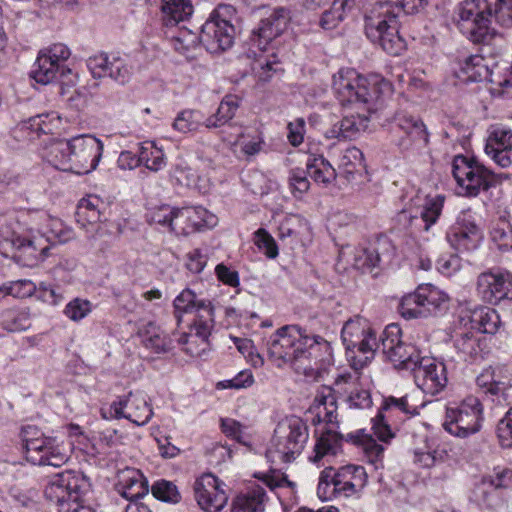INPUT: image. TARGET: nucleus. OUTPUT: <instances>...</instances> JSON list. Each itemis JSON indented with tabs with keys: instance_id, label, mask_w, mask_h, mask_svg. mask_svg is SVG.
<instances>
[{
	"instance_id": "1",
	"label": "nucleus",
	"mask_w": 512,
	"mask_h": 512,
	"mask_svg": "<svg viewBox=\"0 0 512 512\" xmlns=\"http://www.w3.org/2000/svg\"><path fill=\"white\" fill-rule=\"evenodd\" d=\"M66 239L61 220L45 211H30L21 219L14 214L0 216V245H11L26 265L46 258L52 241Z\"/></svg>"
},
{
	"instance_id": "2",
	"label": "nucleus",
	"mask_w": 512,
	"mask_h": 512,
	"mask_svg": "<svg viewBox=\"0 0 512 512\" xmlns=\"http://www.w3.org/2000/svg\"><path fill=\"white\" fill-rule=\"evenodd\" d=\"M103 142L90 134L70 139L53 140L41 152V157L54 168L85 175L94 171L103 154Z\"/></svg>"
},
{
	"instance_id": "3",
	"label": "nucleus",
	"mask_w": 512,
	"mask_h": 512,
	"mask_svg": "<svg viewBox=\"0 0 512 512\" xmlns=\"http://www.w3.org/2000/svg\"><path fill=\"white\" fill-rule=\"evenodd\" d=\"M375 4L365 17L367 38L378 44L390 55H400L406 48L404 39L399 35L398 16L400 10L406 14L418 13L427 4V0H397Z\"/></svg>"
},
{
	"instance_id": "4",
	"label": "nucleus",
	"mask_w": 512,
	"mask_h": 512,
	"mask_svg": "<svg viewBox=\"0 0 512 512\" xmlns=\"http://www.w3.org/2000/svg\"><path fill=\"white\" fill-rule=\"evenodd\" d=\"M269 357L281 363L295 364L330 353V344L320 335H310L298 325L278 328L266 342Z\"/></svg>"
},
{
	"instance_id": "5",
	"label": "nucleus",
	"mask_w": 512,
	"mask_h": 512,
	"mask_svg": "<svg viewBox=\"0 0 512 512\" xmlns=\"http://www.w3.org/2000/svg\"><path fill=\"white\" fill-rule=\"evenodd\" d=\"M382 85L386 83L378 77L366 78L350 68L333 76V90L341 105H363L368 112L377 110Z\"/></svg>"
},
{
	"instance_id": "6",
	"label": "nucleus",
	"mask_w": 512,
	"mask_h": 512,
	"mask_svg": "<svg viewBox=\"0 0 512 512\" xmlns=\"http://www.w3.org/2000/svg\"><path fill=\"white\" fill-rule=\"evenodd\" d=\"M308 440L307 423L298 416L286 417L277 424L266 457L271 462L291 463L301 455Z\"/></svg>"
},
{
	"instance_id": "7",
	"label": "nucleus",
	"mask_w": 512,
	"mask_h": 512,
	"mask_svg": "<svg viewBox=\"0 0 512 512\" xmlns=\"http://www.w3.org/2000/svg\"><path fill=\"white\" fill-rule=\"evenodd\" d=\"M493 8L488 0H465L456 10V25L475 44L491 45L500 35L491 26Z\"/></svg>"
},
{
	"instance_id": "8",
	"label": "nucleus",
	"mask_w": 512,
	"mask_h": 512,
	"mask_svg": "<svg viewBox=\"0 0 512 512\" xmlns=\"http://www.w3.org/2000/svg\"><path fill=\"white\" fill-rule=\"evenodd\" d=\"M341 338L355 370L366 366L380 347L375 330L371 327L370 322L360 315L345 322Z\"/></svg>"
},
{
	"instance_id": "9",
	"label": "nucleus",
	"mask_w": 512,
	"mask_h": 512,
	"mask_svg": "<svg viewBox=\"0 0 512 512\" xmlns=\"http://www.w3.org/2000/svg\"><path fill=\"white\" fill-rule=\"evenodd\" d=\"M90 488V479L83 472L66 470L54 476L44 493L49 501L59 506L60 512H79L82 497Z\"/></svg>"
},
{
	"instance_id": "10",
	"label": "nucleus",
	"mask_w": 512,
	"mask_h": 512,
	"mask_svg": "<svg viewBox=\"0 0 512 512\" xmlns=\"http://www.w3.org/2000/svg\"><path fill=\"white\" fill-rule=\"evenodd\" d=\"M236 14L233 6L220 4L201 27L200 43L210 53H220L232 47L235 27L232 19Z\"/></svg>"
},
{
	"instance_id": "11",
	"label": "nucleus",
	"mask_w": 512,
	"mask_h": 512,
	"mask_svg": "<svg viewBox=\"0 0 512 512\" xmlns=\"http://www.w3.org/2000/svg\"><path fill=\"white\" fill-rule=\"evenodd\" d=\"M452 173L457 184L469 196H476L480 190H487L492 186L508 179L506 173H495L477 161L457 155L452 162Z\"/></svg>"
},
{
	"instance_id": "12",
	"label": "nucleus",
	"mask_w": 512,
	"mask_h": 512,
	"mask_svg": "<svg viewBox=\"0 0 512 512\" xmlns=\"http://www.w3.org/2000/svg\"><path fill=\"white\" fill-rule=\"evenodd\" d=\"M483 406L474 396H468L456 406L446 408L444 430L458 438H468L482 428Z\"/></svg>"
},
{
	"instance_id": "13",
	"label": "nucleus",
	"mask_w": 512,
	"mask_h": 512,
	"mask_svg": "<svg viewBox=\"0 0 512 512\" xmlns=\"http://www.w3.org/2000/svg\"><path fill=\"white\" fill-rule=\"evenodd\" d=\"M173 306L178 323L181 322L184 313H195L193 328L197 330L196 336L201 338L203 348L207 347L205 338L211 335L215 324L211 301L199 298L194 291L186 288L174 299Z\"/></svg>"
},
{
	"instance_id": "14",
	"label": "nucleus",
	"mask_w": 512,
	"mask_h": 512,
	"mask_svg": "<svg viewBox=\"0 0 512 512\" xmlns=\"http://www.w3.org/2000/svg\"><path fill=\"white\" fill-rule=\"evenodd\" d=\"M447 300V295L438 288L421 285L415 292L402 298L399 312L406 319L426 318L441 312Z\"/></svg>"
},
{
	"instance_id": "15",
	"label": "nucleus",
	"mask_w": 512,
	"mask_h": 512,
	"mask_svg": "<svg viewBox=\"0 0 512 512\" xmlns=\"http://www.w3.org/2000/svg\"><path fill=\"white\" fill-rule=\"evenodd\" d=\"M400 334L397 324L388 325L382 332L377 350H381L395 368L411 371L422 356L416 346L402 342Z\"/></svg>"
},
{
	"instance_id": "16",
	"label": "nucleus",
	"mask_w": 512,
	"mask_h": 512,
	"mask_svg": "<svg viewBox=\"0 0 512 512\" xmlns=\"http://www.w3.org/2000/svg\"><path fill=\"white\" fill-rule=\"evenodd\" d=\"M309 176L316 184L328 187L337 178L336 169L323 156L309 157L306 170L296 168L290 171L289 185L292 193L303 195L310 188Z\"/></svg>"
},
{
	"instance_id": "17",
	"label": "nucleus",
	"mask_w": 512,
	"mask_h": 512,
	"mask_svg": "<svg viewBox=\"0 0 512 512\" xmlns=\"http://www.w3.org/2000/svg\"><path fill=\"white\" fill-rule=\"evenodd\" d=\"M477 386L493 396V401L512 405V371L505 366H489L476 378Z\"/></svg>"
},
{
	"instance_id": "18",
	"label": "nucleus",
	"mask_w": 512,
	"mask_h": 512,
	"mask_svg": "<svg viewBox=\"0 0 512 512\" xmlns=\"http://www.w3.org/2000/svg\"><path fill=\"white\" fill-rule=\"evenodd\" d=\"M411 372L416 386L427 395L435 396L447 385L446 366L433 357L422 356Z\"/></svg>"
},
{
	"instance_id": "19",
	"label": "nucleus",
	"mask_w": 512,
	"mask_h": 512,
	"mask_svg": "<svg viewBox=\"0 0 512 512\" xmlns=\"http://www.w3.org/2000/svg\"><path fill=\"white\" fill-rule=\"evenodd\" d=\"M226 484L212 473H204L194 483L195 499L207 512L220 511L228 501Z\"/></svg>"
},
{
	"instance_id": "20",
	"label": "nucleus",
	"mask_w": 512,
	"mask_h": 512,
	"mask_svg": "<svg viewBox=\"0 0 512 512\" xmlns=\"http://www.w3.org/2000/svg\"><path fill=\"white\" fill-rule=\"evenodd\" d=\"M395 123L406 135L397 142L401 151L420 154L427 148L429 134L425 124L420 119L405 113H398L395 116Z\"/></svg>"
},
{
	"instance_id": "21",
	"label": "nucleus",
	"mask_w": 512,
	"mask_h": 512,
	"mask_svg": "<svg viewBox=\"0 0 512 512\" xmlns=\"http://www.w3.org/2000/svg\"><path fill=\"white\" fill-rule=\"evenodd\" d=\"M86 64L95 79L110 77L120 84H125L132 74L126 58L116 54L100 53L89 57Z\"/></svg>"
},
{
	"instance_id": "22",
	"label": "nucleus",
	"mask_w": 512,
	"mask_h": 512,
	"mask_svg": "<svg viewBox=\"0 0 512 512\" xmlns=\"http://www.w3.org/2000/svg\"><path fill=\"white\" fill-rule=\"evenodd\" d=\"M478 296L489 304L512 299V274L509 272H483L477 279Z\"/></svg>"
},
{
	"instance_id": "23",
	"label": "nucleus",
	"mask_w": 512,
	"mask_h": 512,
	"mask_svg": "<svg viewBox=\"0 0 512 512\" xmlns=\"http://www.w3.org/2000/svg\"><path fill=\"white\" fill-rule=\"evenodd\" d=\"M446 239L450 246L457 251H473L477 249L483 239L481 229L465 214L458 216L447 233Z\"/></svg>"
},
{
	"instance_id": "24",
	"label": "nucleus",
	"mask_w": 512,
	"mask_h": 512,
	"mask_svg": "<svg viewBox=\"0 0 512 512\" xmlns=\"http://www.w3.org/2000/svg\"><path fill=\"white\" fill-rule=\"evenodd\" d=\"M65 444L55 437L48 436L25 455L28 462L38 466L61 467L69 460Z\"/></svg>"
},
{
	"instance_id": "25",
	"label": "nucleus",
	"mask_w": 512,
	"mask_h": 512,
	"mask_svg": "<svg viewBox=\"0 0 512 512\" xmlns=\"http://www.w3.org/2000/svg\"><path fill=\"white\" fill-rule=\"evenodd\" d=\"M290 20V11L284 7L275 8L271 14L262 19L256 30L253 31L251 41L253 46L264 51L266 46L287 27Z\"/></svg>"
},
{
	"instance_id": "26",
	"label": "nucleus",
	"mask_w": 512,
	"mask_h": 512,
	"mask_svg": "<svg viewBox=\"0 0 512 512\" xmlns=\"http://www.w3.org/2000/svg\"><path fill=\"white\" fill-rule=\"evenodd\" d=\"M216 217L201 206L177 208L174 218V233L189 235L204 227H213Z\"/></svg>"
},
{
	"instance_id": "27",
	"label": "nucleus",
	"mask_w": 512,
	"mask_h": 512,
	"mask_svg": "<svg viewBox=\"0 0 512 512\" xmlns=\"http://www.w3.org/2000/svg\"><path fill=\"white\" fill-rule=\"evenodd\" d=\"M512 149V130L505 127L493 128L486 141L485 153L501 168L511 164L509 152Z\"/></svg>"
},
{
	"instance_id": "28",
	"label": "nucleus",
	"mask_w": 512,
	"mask_h": 512,
	"mask_svg": "<svg viewBox=\"0 0 512 512\" xmlns=\"http://www.w3.org/2000/svg\"><path fill=\"white\" fill-rule=\"evenodd\" d=\"M117 488L121 496L131 501H138L149 492V485L144 475L137 469H126L119 475Z\"/></svg>"
},
{
	"instance_id": "29",
	"label": "nucleus",
	"mask_w": 512,
	"mask_h": 512,
	"mask_svg": "<svg viewBox=\"0 0 512 512\" xmlns=\"http://www.w3.org/2000/svg\"><path fill=\"white\" fill-rule=\"evenodd\" d=\"M336 476L343 495L346 497L361 491L367 482L365 468L358 465L343 466L336 472Z\"/></svg>"
},
{
	"instance_id": "30",
	"label": "nucleus",
	"mask_w": 512,
	"mask_h": 512,
	"mask_svg": "<svg viewBox=\"0 0 512 512\" xmlns=\"http://www.w3.org/2000/svg\"><path fill=\"white\" fill-rule=\"evenodd\" d=\"M469 499L487 509H495L502 503L500 491L493 485V481L485 476L474 483Z\"/></svg>"
},
{
	"instance_id": "31",
	"label": "nucleus",
	"mask_w": 512,
	"mask_h": 512,
	"mask_svg": "<svg viewBox=\"0 0 512 512\" xmlns=\"http://www.w3.org/2000/svg\"><path fill=\"white\" fill-rule=\"evenodd\" d=\"M368 124V117L364 115L344 116L325 132L327 138L353 139L360 131L365 130Z\"/></svg>"
},
{
	"instance_id": "32",
	"label": "nucleus",
	"mask_w": 512,
	"mask_h": 512,
	"mask_svg": "<svg viewBox=\"0 0 512 512\" xmlns=\"http://www.w3.org/2000/svg\"><path fill=\"white\" fill-rule=\"evenodd\" d=\"M455 75L463 82H481L487 81L491 72L482 56L470 55L459 63Z\"/></svg>"
},
{
	"instance_id": "33",
	"label": "nucleus",
	"mask_w": 512,
	"mask_h": 512,
	"mask_svg": "<svg viewBox=\"0 0 512 512\" xmlns=\"http://www.w3.org/2000/svg\"><path fill=\"white\" fill-rule=\"evenodd\" d=\"M239 108V100L235 95H226L220 102L216 112L204 121V127L213 130L224 126H233L232 120Z\"/></svg>"
},
{
	"instance_id": "34",
	"label": "nucleus",
	"mask_w": 512,
	"mask_h": 512,
	"mask_svg": "<svg viewBox=\"0 0 512 512\" xmlns=\"http://www.w3.org/2000/svg\"><path fill=\"white\" fill-rule=\"evenodd\" d=\"M446 197L442 194L426 195L420 208V216L410 215L411 221H420V228L428 232L438 221L445 203Z\"/></svg>"
},
{
	"instance_id": "35",
	"label": "nucleus",
	"mask_w": 512,
	"mask_h": 512,
	"mask_svg": "<svg viewBox=\"0 0 512 512\" xmlns=\"http://www.w3.org/2000/svg\"><path fill=\"white\" fill-rule=\"evenodd\" d=\"M162 22L166 27H174L187 20L193 13L191 0H162Z\"/></svg>"
},
{
	"instance_id": "36",
	"label": "nucleus",
	"mask_w": 512,
	"mask_h": 512,
	"mask_svg": "<svg viewBox=\"0 0 512 512\" xmlns=\"http://www.w3.org/2000/svg\"><path fill=\"white\" fill-rule=\"evenodd\" d=\"M266 500V492L263 487H251L233 500L231 512H264Z\"/></svg>"
},
{
	"instance_id": "37",
	"label": "nucleus",
	"mask_w": 512,
	"mask_h": 512,
	"mask_svg": "<svg viewBox=\"0 0 512 512\" xmlns=\"http://www.w3.org/2000/svg\"><path fill=\"white\" fill-rule=\"evenodd\" d=\"M314 408L318 422L337 424V400L330 388H323L314 399Z\"/></svg>"
},
{
	"instance_id": "38",
	"label": "nucleus",
	"mask_w": 512,
	"mask_h": 512,
	"mask_svg": "<svg viewBox=\"0 0 512 512\" xmlns=\"http://www.w3.org/2000/svg\"><path fill=\"white\" fill-rule=\"evenodd\" d=\"M454 347L457 357L462 361H476L482 358L483 347L480 339L473 332H463L456 336Z\"/></svg>"
},
{
	"instance_id": "39",
	"label": "nucleus",
	"mask_w": 512,
	"mask_h": 512,
	"mask_svg": "<svg viewBox=\"0 0 512 512\" xmlns=\"http://www.w3.org/2000/svg\"><path fill=\"white\" fill-rule=\"evenodd\" d=\"M340 173L348 180L355 179L356 175L362 176L366 173L364 155L357 147L347 148L339 160Z\"/></svg>"
},
{
	"instance_id": "40",
	"label": "nucleus",
	"mask_w": 512,
	"mask_h": 512,
	"mask_svg": "<svg viewBox=\"0 0 512 512\" xmlns=\"http://www.w3.org/2000/svg\"><path fill=\"white\" fill-rule=\"evenodd\" d=\"M469 318L473 329L486 334H495L501 324L499 314L490 307L475 308L470 312Z\"/></svg>"
},
{
	"instance_id": "41",
	"label": "nucleus",
	"mask_w": 512,
	"mask_h": 512,
	"mask_svg": "<svg viewBox=\"0 0 512 512\" xmlns=\"http://www.w3.org/2000/svg\"><path fill=\"white\" fill-rule=\"evenodd\" d=\"M342 437L336 431L327 429L321 432L314 445L313 455L310 460L319 462L324 456L335 455L341 446Z\"/></svg>"
},
{
	"instance_id": "42",
	"label": "nucleus",
	"mask_w": 512,
	"mask_h": 512,
	"mask_svg": "<svg viewBox=\"0 0 512 512\" xmlns=\"http://www.w3.org/2000/svg\"><path fill=\"white\" fill-rule=\"evenodd\" d=\"M61 118L56 112H48L30 117L22 123L23 130H29L37 136L41 134H53L59 129Z\"/></svg>"
},
{
	"instance_id": "43",
	"label": "nucleus",
	"mask_w": 512,
	"mask_h": 512,
	"mask_svg": "<svg viewBox=\"0 0 512 512\" xmlns=\"http://www.w3.org/2000/svg\"><path fill=\"white\" fill-rule=\"evenodd\" d=\"M424 404H418L413 401L411 394H405L401 397L387 396L384 397L381 409L384 413L392 414L394 412L404 414L407 417H411L419 414V409Z\"/></svg>"
},
{
	"instance_id": "44",
	"label": "nucleus",
	"mask_w": 512,
	"mask_h": 512,
	"mask_svg": "<svg viewBox=\"0 0 512 512\" xmlns=\"http://www.w3.org/2000/svg\"><path fill=\"white\" fill-rule=\"evenodd\" d=\"M153 415L152 408L140 393L128 394V411L126 419L141 426L149 422Z\"/></svg>"
},
{
	"instance_id": "45",
	"label": "nucleus",
	"mask_w": 512,
	"mask_h": 512,
	"mask_svg": "<svg viewBox=\"0 0 512 512\" xmlns=\"http://www.w3.org/2000/svg\"><path fill=\"white\" fill-rule=\"evenodd\" d=\"M354 5L355 0H333L331 8L323 12L319 22L320 26L325 30L336 28Z\"/></svg>"
},
{
	"instance_id": "46",
	"label": "nucleus",
	"mask_w": 512,
	"mask_h": 512,
	"mask_svg": "<svg viewBox=\"0 0 512 512\" xmlns=\"http://www.w3.org/2000/svg\"><path fill=\"white\" fill-rule=\"evenodd\" d=\"M63 70L61 66L53 62L51 58H48L45 53L40 52L35 61L31 76L38 83L48 84L57 78L60 71L63 73Z\"/></svg>"
},
{
	"instance_id": "47",
	"label": "nucleus",
	"mask_w": 512,
	"mask_h": 512,
	"mask_svg": "<svg viewBox=\"0 0 512 512\" xmlns=\"http://www.w3.org/2000/svg\"><path fill=\"white\" fill-rule=\"evenodd\" d=\"M414 462L423 468H430L444 460L446 451L434 446L425 436L423 447H417L413 450Z\"/></svg>"
},
{
	"instance_id": "48",
	"label": "nucleus",
	"mask_w": 512,
	"mask_h": 512,
	"mask_svg": "<svg viewBox=\"0 0 512 512\" xmlns=\"http://www.w3.org/2000/svg\"><path fill=\"white\" fill-rule=\"evenodd\" d=\"M204 116L200 110L184 109L175 117L172 127L179 133H193L204 126Z\"/></svg>"
},
{
	"instance_id": "49",
	"label": "nucleus",
	"mask_w": 512,
	"mask_h": 512,
	"mask_svg": "<svg viewBox=\"0 0 512 512\" xmlns=\"http://www.w3.org/2000/svg\"><path fill=\"white\" fill-rule=\"evenodd\" d=\"M102 204L101 200L97 196H89L80 200L76 217L77 222L82 226L90 224L96 225L101 218L99 206Z\"/></svg>"
},
{
	"instance_id": "50",
	"label": "nucleus",
	"mask_w": 512,
	"mask_h": 512,
	"mask_svg": "<svg viewBox=\"0 0 512 512\" xmlns=\"http://www.w3.org/2000/svg\"><path fill=\"white\" fill-rule=\"evenodd\" d=\"M143 343L147 349L156 354L166 353L173 347V339L149 323L144 336Z\"/></svg>"
},
{
	"instance_id": "51",
	"label": "nucleus",
	"mask_w": 512,
	"mask_h": 512,
	"mask_svg": "<svg viewBox=\"0 0 512 512\" xmlns=\"http://www.w3.org/2000/svg\"><path fill=\"white\" fill-rule=\"evenodd\" d=\"M171 45L175 51L187 59L194 57V50L200 43V37L196 33L182 27L178 33L171 36Z\"/></svg>"
},
{
	"instance_id": "52",
	"label": "nucleus",
	"mask_w": 512,
	"mask_h": 512,
	"mask_svg": "<svg viewBox=\"0 0 512 512\" xmlns=\"http://www.w3.org/2000/svg\"><path fill=\"white\" fill-rule=\"evenodd\" d=\"M317 495L322 501H329L337 495H343L336 473H334L331 467L321 472L317 486Z\"/></svg>"
},
{
	"instance_id": "53",
	"label": "nucleus",
	"mask_w": 512,
	"mask_h": 512,
	"mask_svg": "<svg viewBox=\"0 0 512 512\" xmlns=\"http://www.w3.org/2000/svg\"><path fill=\"white\" fill-rule=\"evenodd\" d=\"M139 156L141 164L150 171L157 172L166 165L164 152L154 142H144L139 148Z\"/></svg>"
},
{
	"instance_id": "54",
	"label": "nucleus",
	"mask_w": 512,
	"mask_h": 512,
	"mask_svg": "<svg viewBox=\"0 0 512 512\" xmlns=\"http://www.w3.org/2000/svg\"><path fill=\"white\" fill-rule=\"evenodd\" d=\"M197 330L193 328V323L191 324V332L190 333H182L175 340L179 345L183 347L185 353L192 357H202L206 354L207 351L210 350L209 336L205 338V342L207 347L203 348L202 340L200 337L196 336Z\"/></svg>"
},
{
	"instance_id": "55",
	"label": "nucleus",
	"mask_w": 512,
	"mask_h": 512,
	"mask_svg": "<svg viewBox=\"0 0 512 512\" xmlns=\"http://www.w3.org/2000/svg\"><path fill=\"white\" fill-rule=\"evenodd\" d=\"M36 291V285L28 279L11 281L0 286V295H11L16 298H26Z\"/></svg>"
},
{
	"instance_id": "56",
	"label": "nucleus",
	"mask_w": 512,
	"mask_h": 512,
	"mask_svg": "<svg viewBox=\"0 0 512 512\" xmlns=\"http://www.w3.org/2000/svg\"><path fill=\"white\" fill-rule=\"evenodd\" d=\"M177 213V207L170 205H161L153 208L148 214V219L151 223L167 227L171 232H174V218Z\"/></svg>"
},
{
	"instance_id": "57",
	"label": "nucleus",
	"mask_w": 512,
	"mask_h": 512,
	"mask_svg": "<svg viewBox=\"0 0 512 512\" xmlns=\"http://www.w3.org/2000/svg\"><path fill=\"white\" fill-rule=\"evenodd\" d=\"M491 238L498 245L499 249H511L512 228L508 221L500 219L491 230Z\"/></svg>"
},
{
	"instance_id": "58",
	"label": "nucleus",
	"mask_w": 512,
	"mask_h": 512,
	"mask_svg": "<svg viewBox=\"0 0 512 512\" xmlns=\"http://www.w3.org/2000/svg\"><path fill=\"white\" fill-rule=\"evenodd\" d=\"M92 311L90 301L82 298H74L64 308V315L74 322H78L87 317Z\"/></svg>"
},
{
	"instance_id": "59",
	"label": "nucleus",
	"mask_w": 512,
	"mask_h": 512,
	"mask_svg": "<svg viewBox=\"0 0 512 512\" xmlns=\"http://www.w3.org/2000/svg\"><path fill=\"white\" fill-rule=\"evenodd\" d=\"M44 433L35 425L27 424L20 428L19 438L22 443L24 455H26L32 447H35L40 440L47 438Z\"/></svg>"
},
{
	"instance_id": "60",
	"label": "nucleus",
	"mask_w": 512,
	"mask_h": 512,
	"mask_svg": "<svg viewBox=\"0 0 512 512\" xmlns=\"http://www.w3.org/2000/svg\"><path fill=\"white\" fill-rule=\"evenodd\" d=\"M151 491L154 498L161 501L177 503L180 499L177 487L170 481L160 480L155 482Z\"/></svg>"
},
{
	"instance_id": "61",
	"label": "nucleus",
	"mask_w": 512,
	"mask_h": 512,
	"mask_svg": "<svg viewBox=\"0 0 512 512\" xmlns=\"http://www.w3.org/2000/svg\"><path fill=\"white\" fill-rule=\"evenodd\" d=\"M39 298L50 305H58L65 299L64 289L57 284L41 282L38 287Z\"/></svg>"
},
{
	"instance_id": "62",
	"label": "nucleus",
	"mask_w": 512,
	"mask_h": 512,
	"mask_svg": "<svg viewBox=\"0 0 512 512\" xmlns=\"http://www.w3.org/2000/svg\"><path fill=\"white\" fill-rule=\"evenodd\" d=\"M496 435L501 447L512 448V408L499 420Z\"/></svg>"
},
{
	"instance_id": "63",
	"label": "nucleus",
	"mask_w": 512,
	"mask_h": 512,
	"mask_svg": "<svg viewBox=\"0 0 512 512\" xmlns=\"http://www.w3.org/2000/svg\"><path fill=\"white\" fill-rule=\"evenodd\" d=\"M255 245L264 252V254L274 259L278 256V247L273 237L263 228H260L255 233Z\"/></svg>"
},
{
	"instance_id": "64",
	"label": "nucleus",
	"mask_w": 512,
	"mask_h": 512,
	"mask_svg": "<svg viewBox=\"0 0 512 512\" xmlns=\"http://www.w3.org/2000/svg\"><path fill=\"white\" fill-rule=\"evenodd\" d=\"M379 263L380 255L373 247L362 249L355 258V266L362 271H371Z\"/></svg>"
}]
</instances>
